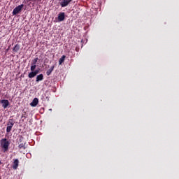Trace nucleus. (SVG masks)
Returning <instances> with one entry per match:
<instances>
[{
    "label": "nucleus",
    "instance_id": "aec40b11",
    "mask_svg": "<svg viewBox=\"0 0 179 179\" xmlns=\"http://www.w3.org/2000/svg\"><path fill=\"white\" fill-rule=\"evenodd\" d=\"M29 1H37V0H29Z\"/></svg>",
    "mask_w": 179,
    "mask_h": 179
},
{
    "label": "nucleus",
    "instance_id": "4468645a",
    "mask_svg": "<svg viewBox=\"0 0 179 179\" xmlns=\"http://www.w3.org/2000/svg\"><path fill=\"white\" fill-rule=\"evenodd\" d=\"M18 148H19V149H24H24H26V143H22L19 144Z\"/></svg>",
    "mask_w": 179,
    "mask_h": 179
},
{
    "label": "nucleus",
    "instance_id": "39448f33",
    "mask_svg": "<svg viewBox=\"0 0 179 179\" xmlns=\"http://www.w3.org/2000/svg\"><path fill=\"white\" fill-rule=\"evenodd\" d=\"M40 71L38 70H35L34 71H31L30 73H29L28 74V78L29 79H33V78H36V76H37V75H38Z\"/></svg>",
    "mask_w": 179,
    "mask_h": 179
},
{
    "label": "nucleus",
    "instance_id": "ddd939ff",
    "mask_svg": "<svg viewBox=\"0 0 179 179\" xmlns=\"http://www.w3.org/2000/svg\"><path fill=\"white\" fill-rule=\"evenodd\" d=\"M65 58H66V56L63 55L59 60V65H61L64 61H65Z\"/></svg>",
    "mask_w": 179,
    "mask_h": 179
},
{
    "label": "nucleus",
    "instance_id": "9d476101",
    "mask_svg": "<svg viewBox=\"0 0 179 179\" xmlns=\"http://www.w3.org/2000/svg\"><path fill=\"white\" fill-rule=\"evenodd\" d=\"M44 80V75L39 74L36 76V82H41V80Z\"/></svg>",
    "mask_w": 179,
    "mask_h": 179
},
{
    "label": "nucleus",
    "instance_id": "f3484780",
    "mask_svg": "<svg viewBox=\"0 0 179 179\" xmlns=\"http://www.w3.org/2000/svg\"><path fill=\"white\" fill-rule=\"evenodd\" d=\"M36 68H37V66L36 64H31V71H36Z\"/></svg>",
    "mask_w": 179,
    "mask_h": 179
},
{
    "label": "nucleus",
    "instance_id": "2eb2a0df",
    "mask_svg": "<svg viewBox=\"0 0 179 179\" xmlns=\"http://www.w3.org/2000/svg\"><path fill=\"white\" fill-rule=\"evenodd\" d=\"M22 118H24V120H26V118H27V113L24 111V110H22Z\"/></svg>",
    "mask_w": 179,
    "mask_h": 179
},
{
    "label": "nucleus",
    "instance_id": "f8f14e48",
    "mask_svg": "<svg viewBox=\"0 0 179 179\" xmlns=\"http://www.w3.org/2000/svg\"><path fill=\"white\" fill-rule=\"evenodd\" d=\"M20 50V45L16 44L13 48V51L14 52H17V51H19Z\"/></svg>",
    "mask_w": 179,
    "mask_h": 179
},
{
    "label": "nucleus",
    "instance_id": "a211bd4d",
    "mask_svg": "<svg viewBox=\"0 0 179 179\" xmlns=\"http://www.w3.org/2000/svg\"><path fill=\"white\" fill-rule=\"evenodd\" d=\"M19 141H20V142H23V138L21 136L20 138V139H19Z\"/></svg>",
    "mask_w": 179,
    "mask_h": 179
},
{
    "label": "nucleus",
    "instance_id": "dca6fc26",
    "mask_svg": "<svg viewBox=\"0 0 179 179\" xmlns=\"http://www.w3.org/2000/svg\"><path fill=\"white\" fill-rule=\"evenodd\" d=\"M37 61H38V57H36L31 62V65H36L37 64Z\"/></svg>",
    "mask_w": 179,
    "mask_h": 179
},
{
    "label": "nucleus",
    "instance_id": "6e6552de",
    "mask_svg": "<svg viewBox=\"0 0 179 179\" xmlns=\"http://www.w3.org/2000/svg\"><path fill=\"white\" fill-rule=\"evenodd\" d=\"M58 22H64L65 20V13H59L57 17Z\"/></svg>",
    "mask_w": 179,
    "mask_h": 179
},
{
    "label": "nucleus",
    "instance_id": "1a4fd4ad",
    "mask_svg": "<svg viewBox=\"0 0 179 179\" xmlns=\"http://www.w3.org/2000/svg\"><path fill=\"white\" fill-rule=\"evenodd\" d=\"M38 104V99L34 98L32 101V102L30 103V106L31 107H36Z\"/></svg>",
    "mask_w": 179,
    "mask_h": 179
},
{
    "label": "nucleus",
    "instance_id": "f257e3e1",
    "mask_svg": "<svg viewBox=\"0 0 179 179\" xmlns=\"http://www.w3.org/2000/svg\"><path fill=\"white\" fill-rule=\"evenodd\" d=\"M10 145V142L8 141L6 138H2L0 140V148L3 152V153H6L8 150H9V145Z\"/></svg>",
    "mask_w": 179,
    "mask_h": 179
},
{
    "label": "nucleus",
    "instance_id": "f03ea898",
    "mask_svg": "<svg viewBox=\"0 0 179 179\" xmlns=\"http://www.w3.org/2000/svg\"><path fill=\"white\" fill-rule=\"evenodd\" d=\"M13 125H15V122H13V119H10L8 122L7 123L6 132L9 134L12 131V128H13Z\"/></svg>",
    "mask_w": 179,
    "mask_h": 179
},
{
    "label": "nucleus",
    "instance_id": "7ed1b4c3",
    "mask_svg": "<svg viewBox=\"0 0 179 179\" xmlns=\"http://www.w3.org/2000/svg\"><path fill=\"white\" fill-rule=\"evenodd\" d=\"M73 0H60L59 3L62 8H66Z\"/></svg>",
    "mask_w": 179,
    "mask_h": 179
},
{
    "label": "nucleus",
    "instance_id": "6ab92c4d",
    "mask_svg": "<svg viewBox=\"0 0 179 179\" xmlns=\"http://www.w3.org/2000/svg\"><path fill=\"white\" fill-rule=\"evenodd\" d=\"M1 164H2V162L0 161V166H1Z\"/></svg>",
    "mask_w": 179,
    "mask_h": 179
},
{
    "label": "nucleus",
    "instance_id": "20e7f679",
    "mask_svg": "<svg viewBox=\"0 0 179 179\" xmlns=\"http://www.w3.org/2000/svg\"><path fill=\"white\" fill-rule=\"evenodd\" d=\"M24 7V4H21L20 6H17V7H15L13 10V16H15V15H17V13H19L20 12H21L22 9H23V8Z\"/></svg>",
    "mask_w": 179,
    "mask_h": 179
},
{
    "label": "nucleus",
    "instance_id": "423d86ee",
    "mask_svg": "<svg viewBox=\"0 0 179 179\" xmlns=\"http://www.w3.org/2000/svg\"><path fill=\"white\" fill-rule=\"evenodd\" d=\"M13 170H17V168L19 167V159H13Z\"/></svg>",
    "mask_w": 179,
    "mask_h": 179
},
{
    "label": "nucleus",
    "instance_id": "0eeeda50",
    "mask_svg": "<svg viewBox=\"0 0 179 179\" xmlns=\"http://www.w3.org/2000/svg\"><path fill=\"white\" fill-rule=\"evenodd\" d=\"M0 103L2 104L3 108H7L8 106H9V101L8 99H2L0 101Z\"/></svg>",
    "mask_w": 179,
    "mask_h": 179
},
{
    "label": "nucleus",
    "instance_id": "9b49d317",
    "mask_svg": "<svg viewBox=\"0 0 179 179\" xmlns=\"http://www.w3.org/2000/svg\"><path fill=\"white\" fill-rule=\"evenodd\" d=\"M54 68H55V66H52L50 67V69H48V70L46 71V75H47L48 76H50V75H51V73H52V71H54Z\"/></svg>",
    "mask_w": 179,
    "mask_h": 179
}]
</instances>
